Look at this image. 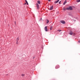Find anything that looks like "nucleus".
Instances as JSON below:
<instances>
[{
	"label": "nucleus",
	"instance_id": "f3484780",
	"mask_svg": "<svg viewBox=\"0 0 80 80\" xmlns=\"http://www.w3.org/2000/svg\"><path fill=\"white\" fill-rule=\"evenodd\" d=\"M63 10L65 11V10H67V8H63Z\"/></svg>",
	"mask_w": 80,
	"mask_h": 80
},
{
	"label": "nucleus",
	"instance_id": "6e6552de",
	"mask_svg": "<svg viewBox=\"0 0 80 80\" xmlns=\"http://www.w3.org/2000/svg\"><path fill=\"white\" fill-rule=\"evenodd\" d=\"M59 65H57L56 67V69H57L58 68H59Z\"/></svg>",
	"mask_w": 80,
	"mask_h": 80
},
{
	"label": "nucleus",
	"instance_id": "423d86ee",
	"mask_svg": "<svg viewBox=\"0 0 80 80\" xmlns=\"http://www.w3.org/2000/svg\"><path fill=\"white\" fill-rule=\"evenodd\" d=\"M53 6H51L50 7V8L49 10H53Z\"/></svg>",
	"mask_w": 80,
	"mask_h": 80
},
{
	"label": "nucleus",
	"instance_id": "7ed1b4c3",
	"mask_svg": "<svg viewBox=\"0 0 80 80\" xmlns=\"http://www.w3.org/2000/svg\"><path fill=\"white\" fill-rule=\"evenodd\" d=\"M44 29L46 32H48V29H47V26H46L44 28Z\"/></svg>",
	"mask_w": 80,
	"mask_h": 80
},
{
	"label": "nucleus",
	"instance_id": "4be33fe9",
	"mask_svg": "<svg viewBox=\"0 0 80 80\" xmlns=\"http://www.w3.org/2000/svg\"><path fill=\"white\" fill-rule=\"evenodd\" d=\"M48 1H49V2H51V1L50 0H48Z\"/></svg>",
	"mask_w": 80,
	"mask_h": 80
},
{
	"label": "nucleus",
	"instance_id": "412c9836",
	"mask_svg": "<svg viewBox=\"0 0 80 80\" xmlns=\"http://www.w3.org/2000/svg\"><path fill=\"white\" fill-rule=\"evenodd\" d=\"M60 3H61V1H60L59 2V4H60Z\"/></svg>",
	"mask_w": 80,
	"mask_h": 80
},
{
	"label": "nucleus",
	"instance_id": "9d476101",
	"mask_svg": "<svg viewBox=\"0 0 80 80\" xmlns=\"http://www.w3.org/2000/svg\"><path fill=\"white\" fill-rule=\"evenodd\" d=\"M65 3H67V0H65L63 3V5H65Z\"/></svg>",
	"mask_w": 80,
	"mask_h": 80
},
{
	"label": "nucleus",
	"instance_id": "f8f14e48",
	"mask_svg": "<svg viewBox=\"0 0 80 80\" xmlns=\"http://www.w3.org/2000/svg\"><path fill=\"white\" fill-rule=\"evenodd\" d=\"M38 4H40V1H38Z\"/></svg>",
	"mask_w": 80,
	"mask_h": 80
},
{
	"label": "nucleus",
	"instance_id": "f03ea898",
	"mask_svg": "<svg viewBox=\"0 0 80 80\" xmlns=\"http://www.w3.org/2000/svg\"><path fill=\"white\" fill-rule=\"evenodd\" d=\"M36 5L37 7V9H38V10L39 8H40V7L39 6V5L38 4V3H37Z\"/></svg>",
	"mask_w": 80,
	"mask_h": 80
},
{
	"label": "nucleus",
	"instance_id": "6ab92c4d",
	"mask_svg": "<svg viewBox=\"0 0 80 80\" xmlns=\"http://www.w3.org/2000/svg\"><path fill=\"white\" fill-rule=\"evenodd\" d=\"M72 34L73 35H75V33L74 32H72Z\"/></svg>",
	"mask_w": 80,
	"mask_h": 80
},
{
	"label": "nucleus",
	"instance_id": "5701e85b",
	"mask_svg": "<svg viewBox=\"0 0 80 80\" xmlns=\"http://www.w3.org/2000/svg\"><path fill=\"white\" fill-rule=\"evenodd\" d=\"M15 24H16V21H15Z\"/></svg>",
	"mask_w": 80,
	"mask_h": 80
},
{
	"label": "nucleus",
	"instance_id": "1a4fd4ad",
	"mask_svg": "<svg viewBox=\"0 0 80 80\" xmlns=\"http://www.w3.org/2000/svg\"><path fill=\"white\" fill-rule=\"evenodd\" d=\"M60 0H58L57 1H55L54 2L55 3H58V2H59Z\"/></svg>",
	"mask_w": 80,
	"mask_h": 80
},
{
	"label": "nucleus",
	"instance_id": "20e7f679",
	"mask_svg": "<svg viewBox=\"0 0 80 80\" xmlns=\"http://www.w3.org/2000/svg\"><path fill=\"white\" fill-rule=\"evenodd\" d=\"M60 22L63 24H65V22L64 21H61Z\"/></svg>",
	"mask_w": 80,
	"mask_h": 80
},
{
	"label": "nucleus",
	"instance_id": "9b49d317",
	"mask_svg": "<svg viewBox=\"0 0 80 80\" xmlns=\"http://www.w3.org/2000/svg\"><path fill=\"white\" fill-rule=\"evenodd\" d=\"M52 28H53V27H52V26H51L50 27V30H52Z\"/></svg>",
	"mask_w": 80,
	"mask_h": 80
},
{
	"label": "nucleus",
	"instance_id": "f257e3e1",
	"mask_svg": "<svg viewBox=\"0 0 80 80\" xmlns=\"http://www.w3.org/2000/svg\"><path fill=\"white\" fill-rule=\"evenodd\" d=\"M19 41V38H18L17 39L16 44L18 45V42Z\"/></svg>",
	"mask_w": 80,
	"mask_h": 80
},
{
	"label": "nucleus",
	"instance_id": "ddd939ff",
	"mask_svg": "<svg viewBox=\"0 0 80 80\" xmlns=\"http://www.w3.org/2000/svg\"><path fill=\"white\" fill-rule=\"evenodd\" d=\"M47 23L48 24V23H49V20H48V19H47Z\"/></svg>",
	"mask_w": 80,
	"mask_h": 80
},
{
	"label": "nucleus",
	"instance_id": "393cba45",
	"mask_svg": "<svg viewBox=\"0 0 80 80\" xmlns=\"http://www.w3.org/2000/svg\"><path fill=\"white\" fill-rule=\"evenodd\" d=\"M41 20H42V18H41Z\"/></svg>",
	"mask_w": 80,
	"mask_h": 80
},
{
	"label": "nucleus",
	"instance_id": "2eb2a0df",
	"mask_svg": "<svg viewBox=\"0 0 80 80\" xmlns=\"http://www.w3.org/2000/svg\"><path fill=\"white\" fill-rule=\"evenodd\" d=\"M25 2L26 3H27V5H28V2H27V0H25Z\"/></svg>",
	"mask_w": 80,
	"mask_h": 80
},
{
	"label": "nucleus",
	"instance_id": "aec40b11",
	"mask_svg": "<svg viewBox=\"0 0 80 80\" xmlns=\"http://www.w3.org/2000/svg\"><path fill=\"white\" fill-rule=\"evenodd\" d=\"M57 31H58V32H61L62 30H58Z\"/></svg>",
	"mask_w": 80,
	"mask_h": 80
},
{
	"label": "nucleus",
	"instance_id": "39448f33",
	"mask_svg": "<svg viewBox=\"0 0 80 80\" xmlns=\"http://www.w3.org/2000/svg\"><path fill=\"white\" fill-rule=\"evenodd\" d=\"M69 34L71 35H73V32H72V31H70V32H69Z\"/></svg>",
	"mask_w": 80,
	"mask_h": 80
},
{
	"label": "nucleus",
	"instance_id": "dca6fc26",
	"mask_svg": "<svg viewBox=\"0 0 80 80\" xmlns=\"http://www.w3.org/2000/svg\"><path fill=\"white\" fill-rule=\"evenodd\" d=\"M21 76H22V77H24V76H25V74H22Z\"/></svg>",
	"mask_w": 80,
	"mask_h": 80
},
{
	"label": "nucleus",
	"instance_id": "4468645a",
	"mask_svg": "<svg viewBox=\"0 0 80 80\" xmlns=\"http://www.w3.org/2000/svg\"><path fill=\"white\" fill-rule=\"evenodd\" d=\"M76 2H80V0H77Z\"/></svg>",
	"mask_w": 80,
	"mask_h": 80
},
{
	"label": "nucleus",
	"instance_id": "0eeeda50",
	"mask_svg": "<svg viewBox=\"0 0 80 80\" xmlns=\"http://www.w3.org/2000/svg\"><path fill=\"white\" fill-rule=\"evenodd\" d=\"M69 8L70 10H73V8H72V7L71 6H70L69 7Z\"/></svg>",
	"mask_w": 80,
	"mask_h": 80
},
{
	"label": "nucleus",
	"instance_id": "a211bd4d",
	"mask_svg": "<svg viewBox=\"0 0 80 80\" xmlns=\"http://www.w3.org/2000/svg\"><path fill=\"white\" fill-rule=\"evenodd\" d=\"M66 10H70L69 8V7L68 8H66Z\"/></svg>",
	"mask_w": 80,
	"mask_h": 80
},
{
	"label": "nucleus",
	"instance_id": "b1692460",
	"mask_svg": "<svg viewBox=\"0 0 80 80\" xmlns=\"http://www.w3.org/2000/svg\"><path fill=\"white\" fill-rule=\"evenodd\" d=\"M78 42H79V43H80V41H79Z\"/></svg>",
	"mask_w": 80,
	"mask_h": 80
}]
</instances>
